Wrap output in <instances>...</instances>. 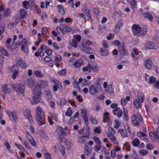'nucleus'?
I'll return each mask as SVG.
<instances>
[{
    "label": "nucleus",
    "mask_w": 159,
    "mask_h": 159,
    "mask_svg": "<svg viewBox=\"0 0 159 159\" xmlns=\"http://www.w3.org/2000/svg\"><path fill=\"white\" fill-rule=\"evenodd\" d=\"M48 83L47 81L40 80L39 85H36L33 89V94L34 96L31 101L32 104H35L40 102L41 100V88H45L47 86Z\"/></svg>",
    "instance_id": "1"
},
{
    "label": "nucleus",
    "mask_w": 159,
    "mask_h": 159,
    "mask_svg": "<svg viewBox=\"0 0 159 159\" xmlns=\"http://www.w3.org/2000/svg\"><path fill=\"white\" fill-rule=\"evenodd\" d=\"M17 65H15L13 66L11 69V71L13 73L12 75V78L13 79H15L18 74L19 68L18 65L23 69H25L27 67V66L25 64L24 61L21 58H20L16 62Z\"/></svg>",
    "instance_id": "2"
},
{
    "label": "nucleus",
    "mask_w": 159,
    "mask_h": 159,
    "mask_svg": "<svg viewBox=\"0 0 159 159\" xmlns=\"http://www.w3.org/2000/svg\"><path fill=\"white\" fill-rule=\"evenodd\" d=\"M35 117L39 125H43L45 123V118L44 113L41 108L38 106L35 110Z\"/></svg>",
    "instance_id": "3"
},
{
    "label": "nucleus",
    "mask_w": 159,
    "mask_h": 159,
    "mask_svg": "<svg viewBox=\"0 0 159 159\" xmlns=\"http://www.w3.org/2000/svg\"><path fill=\"white\" fill-rule=\"evenodd\" d=\"M132 31L133 33L135 35L139 36H143L145 34L147 30L146 28H141L140 26L138 25L134 24L132 26Z\"/></svg>",
    "instance_id": "4"
},
{
    "label": "nucleus",
    "mask_w": 159,
    "mask_h": 159,
    "mask_svg": "<svg viewBox=\"0 0 159 159\" xmlns=\"http://www.w3.org/2000/svg\"><path fill=\"white\" fill-rule=\"evenodd\" d=\"M99 68L98 64L94 61H92L86 66L82 68V71L85 72L87 71L90 72L91 71L94 72H97Z\"/></svg>",
    "instance_id": "5"
},
{
    "label": "nucleus",
    "mask_w": 159,
    "mask_h": 159,
    "mask_svg": "<svg viewBox=\"0 0 159 159\" xmlns=\"http://www.w3.org/2000/svg\"><path fill=\"white\" fill-rule=\"evenodd\" d=\"M131 121L134 126L139 125L141 122L143 121V117L140 113L133 115L131 117Z\"/></svg>",
    "instance_id": "6"
},
{
    "label": "nucleus",
    "mask_w": 159,
    "mask_h": 159,
    "mask_svg": "<svg viewBox=\"0 0 159 159\" xmlns=\"http://www.w3.org/2000/svg\"><path fill=\"white\" fill-rule=\"evenodd\" d=\"M102 87L98 84L91 85L89 87V92L91 95H93L100 92Z\"/></svg>",
    "instance_id": "7"
},
{
    "label": "nucleus",
    "mask_w": 159,
    "mask_h": 159,
    "mask_svg": "<svg viewBox=\"0 0 159 159\" xmlns=\"http://www.w3.org/2000/svg\"><path fill=\"white\" fill-rule=\"evenodd\" d=\"M57 33L60 34H64V32H68L71 30V29L65 24L61 25L60 27L58 26L56 28Z\"/></svg>",
    "instance_id": "8"
},
{
    "label": "nucleus",
    "mask_w": 159,
    "mask_h": 159,
    "mask_svg": "<svg viewBox=\"0 0 159 159\" xmlns=\"http://www.w3.org/2000/svg\"><path fill=\"white\" fill-rule=\"evenodd\" d=\"M13 88L17 93H23L25 89L24 85L20 83H16L13 85Z\"/></svg>",
    "instance_id": "9"
},
{
    "label": "nucleus",
    "mask_w": 159,
    "mask_h": 159,
    "mask_svg": "<svg viewBox=\"0 0 159 159\" xmlns=\"http://www.w3.org/2000/svg\"><path fill=\"white\" fill-rule=\"evenodd\" d=\"M81 49L82 52L89 54H95V51L91 48L84 43H81Z\"/></svg>",
    "instance_id": "10"
},
{
    "label": "nucleus",
    "mask_w": 159,
    "mask_h": 159,
    "mask_svg": "<svg viewBox=\"0 0 159 159\" xmlns=\"http://www.w3.org/2000/svg\"><path fill=\"white\" fill-rule=\"evenodd\" d=\"M145 66L149 70H152L154 67V64L151 59H147L143 60Z\"/></svg>",
    "instance_id": "11"
},
{
    "label": "nucleus",
    "mask_w": 159,
    "mask_h": 159,
    "mask_svg": "<svg viewBox=\"0 0 159 159\" xmlns=\"http://www.w3.org/2000/svg\"><path fill=\"white\" fill-rule=\"evenodd\" d=\"M25 133L26 134V137L28 140V141L30 142V144L32 146L35 147L36 146V143L33 138L32 136L29 133V132L27 130L26 131Z\"/></svg>",
    "instance_id": "12"
},
{
    "label": "nucleus",
    "mask_w": 159,
    "mask_h": 159,
    "mask_svg": "<svg viewBox=\"0 0 159 159\" xmlns=\"http://www.w3.org/2000/svg\"><path fill=\"white\" fill-rule=\"evenodd\" d=\"M87 111L85 109H82L81 110L82 117L83 119L84 123L88 127L89 125V122L87 115Z\"/></svg>",
    "instance_id": "13"
},
{
    "label": "nucleus",
    "mask_w": 159,
    "mask_h": 159,
    "mask_svg": "<svg viewBox=\"0 0 159 159\" xmlns=\"http://www.w3.org/2000/svg\"><path fill=\"white\" fill-rule=\"evenodd\" d=\"M16 18L20 20L23 19L25 18L27 16V12L25 10L23 9H20L19 13H17L16 16Z\"/></svg>",
    "instance_id": "14"
},
{
    "label": "nucleus",
    "mask_w": 159,
    "mask_h": 159,
    "mask_svg": "<svg viewBox=\"0 0 159 159\" xmlns=\"http://www.w3.org/2000/svg\"><path fill=\"white\" fill-rule=\"evenodd\" d=\"M2 86L4 93H10L12 88H13V85L10 84H3Z\"/></svg>",
    "instance_id": "15"
},
{
    "label": "nucleus",
    "mask_w": 159,
    "mask_h": 159,
    "mask_svg": "<svg viewBox=\"0 0 159 159\" xmlns=\"http://www.w3.org/2000/svg\"><path fill=\"white\" fill-rule=\"evenodd\" d=\"M118 49L120 54L122 57L128 54V50L123 44L118 47Z\"/></svg>",
    "instance_id": "16"
},
{
    "label": "nucleus",
    "mask_w": 159,
    "mask_h": 159,
    "mask_svg": "<svg viewBox=\"0 0 159 159\" xmlns=\"http://www.w3.org/2000/svg\"><path fill=\"white\" fill-rule=\"evenodd\" d=\"M123 21L121 19L118 20L114 29V31L115 33H117L120 31V28L123 25Z\"/></svg>",
    "instance_id": "17"
},
{
    "label": "nucleus",
    "mask_w": 159,
    "mask_h": 159,
    "mask_svg": "<svg viewBox=\"0 0 159 159\" xmlns=\"http://www.w3.org/2000/svg\"><path fill=\"white\" fill-rule=\"evenodd\" d=\"M149 135L152 141L154 142L157 139V141L159 143V136L158 135L155 131L150 132Z\"/></svg>",
    "instance_id": "18"
},
{
    "label": "nucleus",
    "mask_w": 159,
    "mask_h": 159,
    "mask_svg": "<svg viewBox=\"0 0 159 159\" xmlns=\"http://www.w3.org/2000/svg\"><path fill=\"white\" fill-rule=\"evenodd\" d=\"M147 49H157L158 48L157 44L155 42H148L146 46Z\"/></svg>",
    "instance_id": "19"
},
{
    "label": "nucleus",
    "mask_w": 159,
    "mask_h": 159,
    "mask_svg": "<svg viewBox=\"0 0 159 159\" xmlns=\"http://www.w3.org/2000/svg\"><path fill=\"white\" fill-rule=\"evenodd\" d=\"M24 115L25 117L27 118L29 121L31 123L33 122L32 117L31 114V112L30 109H26L24 112Z\"/></svg>",
    "instance_id": "20"
},
{
    "label": "nucleus",
    "mask_w": 159,
    "mask_h": 159,
    "mask_svg": "<svg viewBox=\"0 0 159 159\" xmlns=\"http://www.w3.org/2000/svg\"><path fill=\"white\" fill-rule=\"evenodd\" d=\"M8 115L11 120V119L14 121H16L18 118V115L16 111H10L8 113Z\"/></svg>",
    "instance_id": "21"
},
{
    "label": "nucleus",
    "mask_w": 159,
    "mask_h": 159,
    "mask_svg": "<svg viewBox=\"0 0 159 159\" xmlns=\"http://www.w3.org/2000/svg\"><path fill=\"white\" fill-rule=\"evenodd\" d=\"M86 138L89 139L88 135H84L82 136L79 137L78 138V142L80 143H83L85 144L86 143V142L85 141Z\"/></svg>",
    "instance_id": "22"
},
{
    "label": "nucleus",
    "mask_w": 159,
    "mask_h": 159,
    "mask_svg": "<svg viewBox=\"0 0 159 159\" xmlns=\"http://www.w3.org/2000/svg\"><path fill=\"white\" fill-rule=\"evenodd\" d=\"M123 120L124 121H127L129 120V117L127 109L125 107H123Z\"/></svg>",
    "instance_id": "23"
},
{
    "label": "nucleus",
    "mask_w": 159,
    "mask_h": 159,
    "mask_svg": "<svg viewBox=\"0 0 159 159\" xmlns=\"http://www.w3.org/2000/svg\"><path fill=\"white\" fill-rule=\"evenodd\" d=\"M83 62V60L79 59L74 63L73 65L76 68H79L82 66Z\"/></svg>",
    "instance_id": "24"
},
{
    "label": "nucleus",
    "mask_w": 159,
    "mask_h": 159,
    "mask_svg": "<svg viewBox=\"0 0 159 159\" xmlns=\"http://www.w3.org/2000/svg\"><path fill=\"white\" fill-rule=\"evenodd\" d=\"M106 92L110 94H113L115 92L114 87L111 84H109L108 85L106 89Z\"/></svg>",
    "instance_id": "25"
},
{
    "label": "nucleus",
    "mask_w": 159,
    "mask_h": 159,
    "mask_svg": "<svg viewBox=\"0 0 159 159\" xmlns=\"http://www.w3.org/2000/svg\"><path fill=\"white\" fill-rule=\"evenodd\" d=\"M57 135L59 136H64L65 134L63 129L61 127H59L57 130Z\"/></svg>",
    "instance_id": "26"
},
{
    "label": "nucleus",
    "mask_w": 159,
    "mask_h": 159,
    "mask_svg": "<svg viewBox=\"0 0 159 159\" xmlns=\"http://www.w3.org/2000/svg\"><path fill=\"white\" fill-rule=\"evenodd\" d=\"M143 15L145 19L148 20L149 21L152 22L153 21V17L148 12L144 13L143 14Z\"/></svg>",
    "instance_id": "27"
},
{
    "label": "nucleus",
    "mask_w": 159,
    "mask_h": 159,
    "mask_svg": "<svg viewBox=\"0 0 159 159\" xmlns=\"http://www.w3.org/2000/svg\"><path fill=\"white\" fill-rule=\"evenodd\" d=\"M100 52L102 56H107L109 54L108 50L104 48H100Z\"/></svg>",
    "instance_id": "28"
},
{
    "label": "nucleus",
    "mask_w": 159,
    "mask_h": 159,
    "mask_svg": "<svg viewBox=\"0 0 159 159\" xmlns=\"http://www.w3.org/2000/svg\"><path fill=\"white\" fill-rule=\"evenodd\" d=\"M92 150L91 148H89L88 146H85L84 152L85 155H90L92 153Z\"/></svg>",
    "instance_id": "29"
},
{
    "label": "nucleus",
    "mask_w": 159,
    "mask_h": 159,
    "mask_svg": "<svg viewBox=\"0 0 159 159\" xmlns=\"http://www.w3.org/2000/svg\"><path fill=\"white\" fill-rule=\"evenodd\" d=\"M27 40L23 38L20 44L21 45V49L22 51H24L25 50V47L27 45Z\"/></svg>",
    "instance_id": "30"
},
{
    "label": "nucleus",
    "mask_w": 159,
    "mask_h": 159,
    "mask_svg": "<svg viewBox=\"0 0 159 159\" xmlns=\"http://www.w3.org/2000/svg\"><path fill=\"white\" fill-rule=\"evenodd\" d=\"M137 96L138 98V100H139L141 103H143L145 98L143 93L141 92L139 93H138Z\"/></svg>",
    "instance_id": "31"
},
{
    "label": "nucleus",
    "mask_w": 159,
    "mask_h": 159,
    "mask_svg": "<svg viewBox=\"0 0 159 159\" xmlns=\"http://www.w3.org/2000/svg\"><path fill=\"white\" fill-rule=\"evenodd\" d=\"M130 97L129 96H127L126 98H124L121 99V105L123 106H125L127 104V101H129L130 100Z\"/></svg>",
    "instance_id": "32"
},
{
    "label": "nucleus",
    "mask_w": 159,
    "mask_h": 159,
    "mask_svg": "<svg viewBox=\"0 0 159 159\" xmlns=\"http://www.w3.org/2000/svg\"><path fill=\"white\" fill-rule=\"evenodd\" d=\"M141 103H141V102H140L139 101L138 99H136L133 102L134 106L136 108H138L139 107L141 108L142 107Z\"/></svg>",
    "instance_id": "33"
},
{
    "label": "nucleus",
    "mask_w": 159,
    "mask_h": 159,
    "mask_svg": "<svg viewBox=\"0 0 159 159\" xmlns=\"http://www.w3.org/2000/svg\"><path fill=\"white\" fill-rule=\"evenodd\" d=\"M21 44V42L20 41L15 42L11 45V48L13 50H14L18 47Z\"/></svg>",
    "instance_id": "34"
},
{
    "label": "nucleus",
    "mask_w": 159,
    "mask_h": 159,
    "mask_svg": "<svg viewBox=\"0 0 159 159\" xmlns=\"http://www.w3.org/2000/svg\"><path fill=\"white\" fill-rule=\"evenodd\" d=\"M109 113L107 112H106L103 114V122L106 123L107 120L109 118Z\"/></svg>",
    "instance_id": "35"
},
{
    "label": "nucleus",
    "mask_w": 159,
    "mask_h": 159,
    "mask_svg": "<svg viewBox=\"0 0 159 159\" xmlns=\"http://www.w3.org/2000/svg\"><path fill=\"white\" fill-rule=\"evenodd\" d=\"M118 131L120 133L122 137L127 136V133L126 130H124L122 128H120L118 129Z\"/></svg>",
    "instance_id": "36"
},
{
    "label": "nucleus",
    "mask_w": 159,
    "mask_h": 159,
    "mask_svg": "<svg viewBox=\"0 0 159 159\" xmlns=\"http://www.w3.org/2000/svg\"><path fill=\"white\" fill-rule=\"evenodd\" d=\"M148 77L149 78V80L148 82L149 84H151L155 82L156 80V78L155 77L151 76V77H149V76L148 75L146 77V80L148 79Z\"/></svg>",
    "instance_id": "37"
},
{
    "label": "nucleus",
    "mask_w": 159,
    "mask_h": 159,
    "mask_svg": "<svg viewBox=\"0 0 159 159\" xmlns=\"http://www.w3.org/2000/svg\"><path fill=\"white\" fill-rule=\"evenodd\" d=\"M121 124V123L120 121L117 119L115 120L114 121V128L115 129H118L119 127Z\"/></svg>",
    "instance_id": "38"
},
{
    "label": "nucleus",
    "mask_w": 159,
    "mask_h": 159,
    "mask_svg": "<svg viewBox=\"0 0 159 159\" xmlns=\"http://www.w3.org/2000/svg\"><path fill=\"white\" fill-rule=\"evenodd\" d=\"M52 82L54 84V85L60 86L62 88V86L61 83L59 80L55 79L52 80Z\"/></svg>",
    "instance_id": "39"
},
{
    "label": "nucleus",
    "mask_w": 159,
    "mask_h": 159,
    "mask_svg": "<svg viewBox=\"0 0 159 159\" xmlns=\"http://www.w3.org/2000/svg\"><path fill=\"white\" fill-rule=\"evenodd\" d=\"M130 156L131 157L134 159H141L140 158H139L138 156L136 154L135 150L132 151Z\"/></svg>",
    "instance_id": "40"
},
{
    "label": "nucleus",
    "mask_w": 159,
    "mask_h": 159,
    "mask_svg": "<svg viewBox=\"0 0 159 159\" xmlns=\"http://www.w3.org/2000/svg\"><path fill=\"white\" fill-rule=\"evenodd\" d=\"M91 81L88 80L85 78H84L82 82V85L83 86H88L91 84Z\"/></svg>",
    "instance_id": "41"
},
{
    "label": "nucleus",
    "mask_w": 159,
    "mask_h": 159,
    "mask_svg": "<svg viewBox=\"0 0 159 159\" xmlns=\"http://www.w3.org/2000/svg\"><path fill=\"white\" fill-rule=\"evenodd\" d=\"M140 143V141L137 138H135L132 142L133 145L135 147H138Z\"/></svg>",
    "instance_id": "42"
},
{
    "label": "nucleus",
    "mask_w": 159,
    "mask_h": 159,
    "mask_svg": "<svg viewBox=\"0 0 159 159\" xmlns=\"http://www.w3.org/2000/svg\"><path fill=\"white\" fill-rule=\"evenodd\" d=\"M34 74L35 76L37 77H42L44 76V75L42 74L40 71L37 70L34 72Z\"/></svg>",
    "instance_id": "43"
},
{
    "label": "nucleus",
    "mask_w": 159,
    "mask_h": 159,
    "mask_svg": "<svg viewBox=\"0 0 159 159\" xmlns=\"http://www.w3.org/2000/svg\"><path fill=\"white\" fill-rule=\"evenodd\" d=\"M58 148L61 152L62 155L64 156L65 153V148L62 145H60L58 146Z\"/></svg>",
    "instance_id": "44"
},
{
    "label": "nucleus",
    "mask_w": 159,
    "mask_h": 159,
    "mask_svg": "<svg viewBox=\"0 0 159 159\" xmlns=\"http://www.w3.org/2000/svg\"><path fill=\"white\" fill-rule=\"evenodd\" d=\"M11 14V11L9 8H6L4 11V15L5 16H10Z\"/></svg>",
    "instance_id": "45"
},
{
    "label": "nucleus",
    "mask_w": 159,
    "mask_h": 159,
    "mask_svg": "<svg viewBox=\"0 0 159 159\" xmlns=\"http://www.w3.org/2000/svg\"><path fill=\"white\" fill-rule=\"evenodd\" d=\"M0 52L1 54L5 56H8L9 55V54L7 51L2 48H0Z\"/></svg>",
    "instance_id": "46"
},
{
    "label": "nucleus",
    "mask_w": 159,
    "mask_h": 159,
    "mask_svg": "<svg viewBox=\"0 0 159 159\" xmlns=\"http://www.w3.org/2000/svg\"><path fill=\"white\" fill-rule=\"evenodd\" d=\"M81 36L79 34L74 35V40L76 42H79L81 40Z\"/></svg>",
    "instance_id": "47"
},
{
    "label": "nucleus",
    "mask_w": 159,
    "mask_h": 159,
    "mask_svg": "<svg viewBox=\"0 0 159 159\" xmlns=\"http://www.w3.org/2000/svg\"><path fill=\"white\" fill-rule=\"evenodd\" d=\"M73 111V110L71 109L70 107H69L68 108L67 111H66V115L69 117H70L72 115Z\"/></svg>",
    "instance_id": "48"
},
{
    "label": "nucleus",
    "mask_w": 159,
    "mask_h": 159,
    "mask_svg": "<svg viewBox=\"0 0 159 159\" xmlns=\"http://www.w3.org/2000/svg\"><path fill=\"white\" fill-rule=\"evenodd\" d=\"M27 82L28 86L30 87H32L33 86L34 84V81L32 79H29L27 80Z\"/></svg>",
    "instance_id": "49"
},
{
    "label": "nucleus",
    "mask_w": 159,
    "mask_h": 159,
    "mask_svg": "<svg viewBox=\"0 0 159 159\" xmlns=\"http://www.w3.org/2000/svg\"><path fill=\"white\" fill-rule=\"evenodd\" d=\"M113 135V134H108V136L112 142L115 143H116L115 141L116 138Z\"/></svg>",
    "instance_id": "50"
},
{
    "label": "nucleus",
    "mask_w": 159,
    "mask_h": 159,
    "mask_svg": "<svg viewBox=\"0 0 159 159\" xmlns=\"http://www.w3.org/2000/svg\"><path fill=\"white\" fill-rule=\"evenodd\" d=\"M14 145L20 150L23 151L25 152L26 151V150L25 148L20 144H17L16 143H15Z\"/></svg>",
    "instance_id": "51"
},
{
    "label": "nucleus",
    "mask_w": 159,
    "mask_h": 159,
    "mask_svg": "<svg viewBox=\"0 0 159 159\" xmlns=\"http://www.w3.org/2000/svg\"><path fill=\"white\" fill-rule=\"evenodd\" d=\"M93 139L95 143L98 145L101 144V142L97 136H94L93 137Z\"/></svg>",
    "instance_id": "52"
},
{
    "label": "nucleus",
    "mask_w": 159,
    "mask_h": 159,
    "mask_svg": "<svg viewBox=\"0 0 159 159\" xmlns=\"http://www.w3.org/2000/svg\"><path fill=\"white\" fill-rule=\"evenodd\" d=\"M102 148V146L100 145H95L93 148V149L95 150L96 152H97L101 149Z\"/></svg>",
    "instance_id": "53"
},
{
    "label": "nucleus",
    "mask_w": 159,
    "mask_h": 159,
    "mask_svg": "<svg viewBox=\"0 0 159 159\" xmlns=\"http://www.w3.org/2000/svg\"><path fill=\"white\" fill-rule=\"evenodd\" d=\"M101 152L103 154L107 155L109 153V152H108V150L106 149L104 147L102 148Z\"/></svg>",
    "instance_id": "54"
},
{
    "label": "nucleus",
    "mask_w": 159,
    "mask_h": 159,
    "mask_svg": "<svg viewBox=\"0 0 159 159\" xmlns=\"http://www.w3.org/2000/svg\"><path fill=\"white\" fill-rule=\"evenodd\" d=\"M73 85L75 87V88H80V86L79 85V84L76 80L75 78H74L73 81L72 82Z\"/></svg>",
    "instance_id": "55"
},
{
    "label": "nucleus",
    "mask_w": 159,
    "mask_h": 159,
    "mask_svg": "<svg viewBox=\"0 0 159 159\" xmlns=\"http://www.w3.org/2000/svg\"><path fill=\"white\" fill-rule=\"evenodd\" d=\"M123 114V111L120 108L118 111V112L117 114H116V115L115 116H117L118 118H120L121 117Z\"/></svg>",
    "instance_id": "56"
},
{
    "label": "nucleus",
    "mask_w": 159,
    "mask_h": 159,
    "mask_svg": "<svg viewBox=\"0 0 159 159\" xmlns=\"http://www.w3.org/2000/svg\"><path fill=\"white\" fill-rule=\"evenodd\" d=\"M66 73V69H64L58 72V74L60 75L64 76L65 75Z\"/></svg>",
    "instance_id": "57"
},
{
    "label": "nucleus",
    "mask_w": 159,
    "mask_h": 159,
    "mask_svg": "<svg viewBox=\"0 0 159 159\" xmlns=\"http://www.w3.org/2000/svg\"><path fill=\"white\" fill-rule=\"evenodd\" d=\"M139 152L143 156H144V155L148 154V152L145 150L142 149L140 150Z\"/></svg>",
    "instance_id": "58"
},
{
    "label": "nucleus",
    "mask_w": 159,
    "mask_h": 159,
    "mask_svg": "<svg viewBox=\"0 0 159 159\" xmlns=\"http://www.w3.org/2000/svg\"><path fill=\"white\" fill-rule=\"evenodd\" d=\"M23 144L25 146V147L26 149L28 150H29L30 149V147L28 145V143L26 141H24L23 143Z\"/></svg>",
    "instance_id": "59"
},
{
    "label": "nucleus",
    "mask_w": 159,
    "mask_h": 159,
    "mask_svg": "<svg viewBox=\"0 0 159 159\" xmlns=\"http://www.w3.org/2000/svg\"><path fill=\"white\" fill-rule=\"evenodd\" d=\"M113 44L115 46H120L121 45L120 42L118 40H116L112 42Z\"/></svg>",
    "instance_id": "60"
},
{
    "label": "nucleus",
    "mask_w": 159,
    "mask_h": 159,
    "mask_svg": "<svg viewBox=\"0 0 159 159\" xmlns=\"http://www.w3.org/2000/svg\"><path fill=\"white\" fill-rule=\"evenodd\" d=\"M137 135L139 137L146 136V135L143 132H139L137 133Z\"/></svg>",
    "instance_id": "61"
},
{
    "label": "nucleus",
    "mask_w": 159,
    "mask_h": 159,
    "mask_svg": "<svg viewBox=\"0 0 159 159\" xmlns=\"http://www.w3.org/2000/svg\"><path fill=\"white\" fill-rule=\"evenodd\" d=\"M71 45L72 46L75 48H77L78 45L77 42L73 39L72 41Z\"/></svg>",
    "instance_id": "62"
},
{
    "label": "nucleus",
    "mask_w": 159,
    "mask_h": 159,
    "mask_svg": "<svg viewBox=\"0 0 159 159\" xmlns=\"http://www.w3.org/2000/svg\"><path fill=\"white\" fill-rule=\"evenodd\" d=\"M120 108L118 107L115 109H114L112 110V114L114 116L116 115V114H117L118 112V111L120 109Z\"/></svg>",
    "instance_id": "63"
},
{
    "label": "nucleus",
    "mask_w": 159,
    "mask_h": 159,
    "mask_svg": "<svg viewBox=\"0 0 159 159\" xmlns=\"http://www.w3.org/2000/svg\"><path fill=\"white\" fill-rule=\"evenodd\" d=\"M45 157L46 159H51L52 155L51 154L48 152H47L44 153Z\"/></svg>",
    "instance_id": "64"
}]
</instances>
